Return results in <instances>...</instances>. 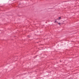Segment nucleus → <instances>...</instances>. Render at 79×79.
I'll return each instance as SVG.
<instances>
[{"instance_id":"f257e3e1","label":"nucleus","mask_w":79,"mask_h":79,"mask_svg":"<svg viewBox=\"0 0 79 79\" xmlns=\"http://www.w3.org/2000/svg\"><path fill=\"white\" fill-rule=\"evenodd\" d=\"M59 19H61V17H59Z\"/></svg>"},{"instance_id":"7ed1b4c3","label":"nucleus","mask_w":79,"mask_h":79,"mask_svg":"<svg viewBox=\"0 0 79 79\" xmlns=\"http://www.w3.org/2000/svg\"><path fill=\"white\" fill-rule=\"evenodd\" d=\"M56 21H55V23H56Z\"/></svg>"},{"instance_id":"f03ea898","label":"nucleus","mask_w":79,"mask_h":79,"mask_svg":"<svg viewBox=\"0 0 79 79\" xmlns=\"http://www.w3.org/2000/svg\"><path fill=\"white\" fill-rule=\"evenodd\" d=\"M58 24H59V25H60V23H59Z\"/></svg>"}]
</instances>
